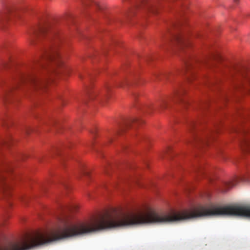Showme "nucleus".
<instances>
[{
	"mask_svg": "<svg viewBox=\"0 0 250 250\" xmlns=\"http://www.w3.org/2000/svg\"><path fill=\"white\" fill-rule=\"evenodd\" d=\"M30 40L32 44L46 43L47 46L40 58L24 71L15 72L11 62L3 64L4 69L11 68L13 73L8 82H4L8 88L1 98V103L5 107H9V105L13 104L11 96L15 91L25 89H42L47 83L49 75H56L67 70L59 52L63 39L59 34L52 21H44L36 27L30 35Z\"/></svg>",
	"mask_w": 250,
	"mask_h": 250,
	"instance_id": "nucleus-1",
	"label": "nucleus"
},
{
	"mask_svg": "<svg viewBox=\"0 0 250 250\" xmlns=\"http://www.w3.org/2000/svg\"><path fill=\"white\" fill-rule=\"evenodd\" d=\"M233 215L250 217V206L211 205L201 206L191 210V218L211 216Z\"/></svg>",
	"mask_w": 250,
	"mask_h": 250,
	"instance_id": "nucleus-2",
	"label": "nucleus"
},
{
	"mask_svg": "<svg viewBox=\"0 0 250 250\" xmlns=\"http://www.w3.org/2000/svg\"><path fill=\"white\" fill-rule=\"evenodd\" d=\"M188 131L191 134V138L187 141V143H193L199 146H207L209 142L214 139V133L215 131L208 129L204 132L198 133V125L194 122H191L188 125Z\"/></svg>",
	"mask_w": 250,
	"mask_h": 250,
	"instance_id": "nucleus-3",
	"label": "nucleus"
},
{
	"mask_svg": "<svg viewBox=\"0 0 250 250\" xmlns=\"http://www.w3.org/2000/svg\"><path fill=\"white\" fill-rule=\"evenodd\" d=\"M110 89V85L106 84L104 89L101 95L99 96V93L95 91H90L87 93L86 97L83 100V104L88 107L102 108L104 107L108 98V93Z\"/></svg>",
	"mask_w": 250,
	"mask_h": 250,
	"instance_id": "nucleus-4",
	"label": "nucleus"
},
{
	"mask_svg": "<svg viewBox=\"0 0 250 250\" xmlns=\"http://www.w3.org/2000/svg\"><path fill=\"white\" fill-rule=\"evenodd\" d=\"M230 75L233 79L234 88L250 95V73L245 69H237L230 71Z\"/></svg>",
	"mask_w": 250,
	"mask_h": 250,
	"instance_id": "nucleus-5",
	"label": "nucleus"
},
{
	"mask_svg": "<svg viewBox=\"0 0 250 250\" xmlns=\"http://www.w3.org/2000/svg\"><path fill=\"white\" fill-rule=\"evenodd\" d=\"M184 92L185 91L183 88H175L170 97L164 98L160 102L159 104L160 107L162 108L170 107V101L174 103L180 102L183 104H186V102L182 98V96Z\"/></svg>",
	"mask_w": 250,
	"mask_h": 250,
	"instance_id": "nucleus-6",
	"label": "nucleus"
},
{
	"mask_svg": "<svg viewBox=\"0 0 250 250\" xmlns=\"http://www.w3.org/2000/svg\"><path fill=\"white\" fill-rule=\"evenodd\" d=\"M158 6L152 4L146 0H140L136 2L134 7L130 10L128 16L134 15L137 11L144 10L149 11L152 13H156L158 10Z\"/></svg>",
	"mask_w": 250,
	"mask_h": 250,
	"instance_id": "nucleus-7",
	"label": "nucleus"
},
{
	"mask_svg": "<svg viewBox=\"0 0 250 250\" xmlns=\"http://www.w3.org/2000/svg\"><path fill=\"white\" fill-rule=\"evenodd\" d=\"M12 169V167L9 164H1L0 163V190L4 192L7 190L9 187L5 182V176L3 174L4 172H10Z\"/></svg>",
	"mask_w": 250,
	"mask_h": 250,
	"instance_id": "nucleus-8",
	"label": "nucleus"
},
{
	"mask_svg": "<svg viewBox=\"0 0 250 250\" xmlns=\"http://www.w3.org/2000/svg\"><path fill=\"white\" fill-rule=\"evenodd\" d=\"M144 121L138 118H130L127 120L124 125L121 127L120 130L117 132V134H120L125 131L127 129L133 126L135 127L143 124Z\"/></svg>",
	"mask_w": 250,
	"mask_h": 250,
	"instance_id": "nucleus-9",
	"label": "nucleus"
},
{
	"mask_svg": "<svg viewBox=\"0 0 250 250\" xmlns=\"http://www.w3.org/2000/svg\"><path fill=\"white\" fill-rule=\"evenodd\" d=\"M239 142L243 149L250 151V135H247L246 131H241Z\"/></svg>",
	"mask_w": 250,
	"mask_h": 250,
	"instance_id": "nucleus-10",
	"label": "nucleus"
},
{
	"mask_svg": "<svg viewBox=\"0 0 250 250\" xmlns=\"http://www.w3.org/2000/svg\"><path fill=\"white\" fill-rule=\"evenodd\" d=\"M194 62L190 60H187L185 62V68L182 73H187L188 81H191L192 77H194V72L192 70L194 67Z\"/></svg>",
	"mask_w": 250,
	"mask_h": 250,
	"instance_id": "nucleus-11",
	"label": "nucleus"
},
{
	"mask_svg": "<svg viewBox=\"0 0 250 250\" xmlns=\"http://www.w3.org/2000/svg\"><path fill=\"white\" fill-rule=\"evenodd\" d=\"M173 39L181 46H186L189 44L187 35L183 33L173 36Z\"/></svg>",
	"mask_w": 250,
	"mask_h": 250,
	"instance_id": "nucleus-12",
	"label": "nucleus"
},
{
	"mask_svg": "<svg viewBox=\"0 0 250 250\" xmlns=\"http://www.w3.org/2000/svg\"><path fill=\"white\" fill-rule=\"evenodd\" d=\"M11 13V10L8 9L0 14V24L1 25H4L7 22Z\"/></svg>",
	"mask_w": 250,
	"mask_h": 250,
	"instance_id": "nucleus-13",
	"label": "nucleus"
},
{
	"mask_svg": "<svg viewBox=\"0 0 250 250\" xmlns=\"http://www.w3.org/2000/svg\"><path fill=\"white\" fill-rule=\"evenodd\" d=\"M220 60L221 58L220 57H217L216 58H215L214 60L211 62H209L208 63V65L209 67H211L213 69H216L217 70L221 72V73H223L222 67H220L218 64V62Z\"/></svg>",
	"mask_w": 250,
	"mask_h": 250,
	"instance_id": "nucleus-14",
	"label": "nucleus"
},
{
	"mask_svg": "<svg viewBox=\"0 0 250 250\" xmlns=\"http://www.w3.org/2000/svg\"><path fill=\"white\" fill-rule=\"evenodd\" d=\"M82 3L83 7H86L89 6L91 4L93 3L94 5L99 9H101L100 6L98 5V3L95 2L93 1V0H83Z\"/></svg>",
	"mask_w": 250,
	"mask_h": 250,
	"instance_id": "nucleus-15",
	"label": "nucleus"
},
{
	"mask_svg": "<svg viewBox=\"0 0 250 250\" xmlns=\"http://www.w3.org/2000/svg\"><path fill=\"white\" fill-rule=\"evenodd\" d=\"M235 184L232 182H224L223 186L225 187L221 189L222 192H225L228 189L235 186Z\"/></svg>",
	"mask_w": 250,
	"mask_h": 250,
	"instance_id": "nucleus-16",
	"label": "nucleus"
},
{
	"mask_svg": "<svg viewBox=\"0 0 250 250\" xmlns=\"http://www.w3.org/2000/svg\"><path fill=\"white\" fill-rule=\"evenodd\" d=\"M195 172L199 174H201V175L204 174V167L203 166H200L197 167L195 168Z\"/></svg>",
	"mask_w": 250,
	"mask_h": 250,
	"instance_id": "nucleus-17",
	"label": "nucleus"
},
{
	"mask_svg": "<svg viewBox=\"0 0 250 250\" xmlns=\"http://www.w3.org/2000/svg\"><path fill=\"white\" fill-rule=\"evenodd\" d=\"M154 76L156 79H158V80L161 79V75L159 73L154 74Z\"/></svg>",
	"mask_w": 250,
	"mask_h": 250,
	"instance_id": "nucleus-18",
	"label": "nucleus"
},
{
	"mask_svg": "<svg viewBox=\"0 0 250 250\" xmlns=\"http://www.w3.org/2000/svg\"><path fill=\"white\" fill-rule=\"evenodd\" d=\"M130 84V82H129L127 80H125V81L124 82V83H122L120 84V86L121 87H123L124 86L125 84Z\"/></svg>",
	"mask_w": 250,
	"mask_h": 250,
	"instance_id": "nucleus-19",
	"label": "nucleus"
},
{
	"mask_svg": "<svg viewBox=\"0 0 250 250\" xmlns=\"http://www.w3.org/2000/svg\"><path fill=\"white\" fill-rule=\"evenodd\" d=\"M164 78L169 80L170 81V78H169V75L168 74H165L162 76Z\"/></svg>",
	"mask_w": 250,
	"mask_h": 250,
	"instance_id": "nucleus-20",
	"label": "nucleus"
},
{
	"mask_svg": "<svg viewBox=\"0 0 250 250\" xmlns=\"http://www.w3.org/2000/svg\"><path fill=\"white\" fill-rule=\"evenodd\" d=\"M240 180L242 181H248L249 180H248V179H247L246 178L243 177V178H241Z\"/></svg>",
	"mask_w": 250,
	"mask_h": 250,
	"instance_id": "nucleus-21",
	"label": "nucleus"
},
{
	"mask_svg": "<svg viewBox=\"0 0 250 250\" xmlns=\"http://www.w3.org/2000/svg\"><path fill=\"white\" fill-rule=\"evenodd\" d=\"M30 130H31V129L26 128H25V131L26 133L28 134V133H29V132L30 131Z\"/></svg>",
	"mask_w": 250,
	"mask_h": 250,
	"instance_id": "nucleus-22",
	"label": "nucleus"
},
{
	"mask_svg": "<svg viewBox=\"0 0 250 250\" xmlns=\"http://www.w3.org/2000/svg\"><path fill=\"white\" fill-rule=\"evenodd\" d=\"M96 131V128H94V129H93V130H91V131H90L91 133L92 134H94V135L95 134Z\"/></svg>",
	"mask_w": 250,
	"mask_h": 250,
	"instance_id": "nucleus-23",
	"label": "nucleus"
},
{
	"mask_svg": "<svg viewBox=\"0 0 250 250\" xmlns=\"http://www.w3.org/2000/svg\"><path fill=\"white\" fill-rule=\"evenodd\" d=\"M82 173L83 174H87V172L85 171L84 169H82L81 171Z\"/></svg>",
	"mask_w": 250,
	"mask_h": 250,
	"instance_id": "nucleus-24",
	"label": "nucleus"
},
{
	"mask_svg": "<svg viewBox=\"0 0 250 250\" xmlns=\"http://www.w3.org/2000/svg\"><path fill=\"white\" fill-rule=\"evenodd\" d=\"M222 98H223V99H224V100H226V99L227 98V96H226V95H223L222 96Z\"/></svg>",
	"mask_w": 250,
	"mask_h": 250,
	"instance_id": "nucleus-25",
	"label": "nucleus"
},
{
	"mask_svg": "<svg viewBox=\"0 0 250 250\" xmlns=\"http://www.w3.org/2000/svg\"><path fill=\"white\" fill-rule=\"evenodd\" d=\"M213 83H214V82H210L209 83V84H213Z\"/></svg>",
	"mask_w": 250,
	"mask_h": 250,
	"instance_id": "nucleus-26",
	"label": "nucleus"
},
{
	"mask_svg": "<svg viewBox=\"0 0 250 250\" xmlns=\"http://www.w3.org/2000/svg\"><path fill=\"white\" fill-rule=\"evenodd\" d=\"M234 1H235V2H236V1H237V0H234Z\"/></svg>",
	"mask_w": 250,
	"mask_h": 250,
	"instance_id": "nucleus-27",
	"label": "nucleus"
}]
</instances>
